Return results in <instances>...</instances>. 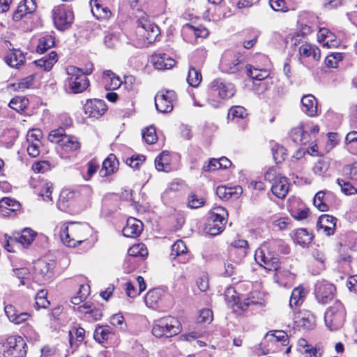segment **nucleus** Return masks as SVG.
I'll return each mask as SVG.
<instances>
[{"label":"nucleus","instance_id":"35","mask_svg":"<svg viewBox=\"0 0 357 357\" xmlns=\"http://www.w3.org/2000/svg\"><path fill=\"white\" fill-rule=\"evenodd\" d=\"M162 295L163 291L160 289L155 288L149 290L144 298L146 305L149 307H154Z\"/></svg>","mask_w":357,"mask_h":357},{"label":"nucleus","instance_id":"4","mask_svg":"<svg viewBox=\"0 0 357 357\" xmlns=\"http://www.w3.org/2000/svg\"><path fill=\"white\" fill-rule=\"evenodd\" d=\"M346 317L347 312L344 305L340 301H336L325 312V324L330 331H335L344 326Z\"/></svg>","mask_w":357,"mask_h":357},{"label":"nucleus","instance_id":"37","mask_svg":"<svg viewBox=\"0 0 357 357\" xmlns=\"http://www.w3.org/2000/svg\"><path fill=\"white\" fill-rule=\"evenodd\" d=\"M245 69L247 75L253 79L261 81L269 76V73L266 69H259L253 67L252 65H246Z\"/></svg>","mask_w":357,"mask_h":357},{"label":"nucleus","instance_id":"32","mask_svg":"<svg viewBox=\"0 0 357 357\" xmlns=\"http://www.w3.org/2000/svg\"><path fill=\"white\" fill-rule=\"evenodd\" d=\"M57 54L54 51H52L48 55L34 61L36 66L43 68L46 71H50L53 66L57 62Z\"/></svg>","mask_w":357,"mask_h":357},{"label":"nucleus","instance_id":"15","mask_svg":"<svg viewBox=\"0 0 357 357\" xmlns=\"http://www.w3.org/2000/svg\"><path fill=\"white\" fill-rule=\"evenodd\" d=\"M54 267L53 261L38 260L34 264L35 274L40 280L46 281L52 277Z\"/></svg>","mask_w":357,"mask_h":357},{"label":"nucleus","instance_id":"16","mask_svg":"<svg viewBox=\"0 0 357 357\" xmlns=\"http://www.w3.org/2000/svg\"><path fill=\"white\" fill-rule=\"evenodd\" d=\"M337 218L328 215H321L317 221V230H323L324 233L327 236H331L334 234L336 227Z\"/></svg>","mask_w":357,"mask_h":357},{"label":"nucleus","instance_id":"13","mask_svg":"<svg viewBox=\"0 0 357 357\" xmlns=\"http://www.w3.org/2000/svg\"><path fill=\"white\" fill-rule=\"evenodd\" d=\"M335 286L326 281H317L314 286V295L317 301L322 304H326L333 300Z\"/></svg>","mask_w":357,"mask_h":357},{"label":"nucleus","instance_id":"11","mask_svg":"<svg viewBox=\"0 0 357 357\" xmlns=\"http://www.w3.org/2000/svg\"><path fill=\"white\" fill-rule=\"evenodd\" d=\"M177 100V96L173 90H161L155 96V105L157 110L162 113L172 111Z\"/></svg>","mask_w":357,"mask_h":357},{"label":"nucleus","instance_id":"47","mask_svg":"<svg viewBox=\"0 0 357 357\" xmlns=\"http://www.w3.org/2000/svg\"><path fill=\"white\" fill-rule=\"evenodd\" d=\"M272 153L274 160L276 163L282 162L287 156V150L285 148L278 144H275L272 146Z\"/></svg>","mask_w":357,"mask_h":357},{"label":"nucleus","instance_id":"10","mask_svg":"<svg viewBox=\"0 0 357 357\" xmlns=\"http://www.w3.org/2000/svg\"><path fill=\"white\" fill-rule=\"evenodd\" d=\"M52 13L54 24L59 30L68 29L73 22L74 14L73 11L64 6L54 7Z\"/></svg>","mask_w":357,"mask_h":357},{"label":"nucleus","instance_id":"59","mask_svg":"<svg viewBox=\"0 0 357 357\" xmlns=\"http://www.w3.org/2000/svg\"><path fill=\"white\" fill-rule=\"evenodd\" d=\"M73 335H75L76 339L78 342H81L84 340L85 336V331L83 328L81 327H73L72 331L69 332L70 336V344L72 345V339Z\"/></svg>","mask_w":357,"mask_h":357},{"label":"nucleus","instance_id":"17","mask_svg":"<svg viewBox=\"0 0 357 357\" xmlns=\"http://www.w3.org/2000/svg\"><path fill=\"white\" fill-rule=\"evenodd\" d=\"M294 321L296 326L305 330H311L315 326V318L308 311L298 312L295 314Z\"/></svg>","mask_w":357,"mask_h":357},{"label":"nucleus","instance_id":"58","mask_svg":"<svg viewBox=\"0 0 357 357\" xmlns=\"http://www.w3.org/2000/svg\"><path fill=\"white\" fill-rule=\"evenodd\" d=\"M329 167L328 162L324 160H319L314 166L313 171L316 174L323 175L325 174Z\"/></svg>","mask_w":357,"mask_h":357},{"label":"nucleus","instance_id":"3","mask_svg":"<svg viewBox=\"0 0 357 357\" xmlns=\"http://www.w3.org/2000/svg\"><path fill=\"white\" fill-rule=\"evenodd\" d=\"M141 0H128L130 7L132 9L136 8L138 15L136 16L137 20L138 28L139 33L146 38L149 43H152L157 39L160 33L159 28L157 25L151 23L146 13L141 10L139 8V2Z\"/></svg>","mask_w":357,"mask_h":357},{"label":"nucleus","instance_id":"34","mask_svg":"<svg viewBox=\"0 0 357 357\" xmlns=\"http://www.w3.org/2000/svg\"><path fill=\"white\" fill-rule=\"evenodd\" d=\"M312 234L305 229L300 228L294 231V242L303 247L310 244L312 240Z\"/></svg>","mask_w":357,"mask_h":357},{"label":"nucleus","instance_id":"33","mask_svg":"<svg viewBox=\"0 0 357 357\" xmlns=\"http://www.w3.org/2000/svg\"><path fill=\"white\" fill-rule=\"evenodd\" d=\"M91 12L97 19H107L111 15L110 10L107 7L103 6L98 0H91L90 1Z\"/></svg>","mask_w":357,"mask_h":357},{"label":"nucleus","instance_id":"18","mask_svg":"<svg viewBox=\"0 0 357 357\" xmlns=\"http://www.w3.org/2000/svg\"><path fill=\"white\" fill-rule=\"evenodd\" d=\"M302 111L310 117L318 115V101L312 94L304 95L301 98Z\"/></svg>","mask_w":357,"mask_h":357},{"label":"nucleus","instance_id":"64","mask_svg":"<svg viewBox=\"0 0 357 357\" xmlns=\"http://www.w3.org/2000/svg\"><path fill=\"white\" fill-rule=\"evenodd\" d=\"M281 177H282V176L280 174H278L277 169L274 167L268 169L264 175L265 180L272 184Z\"/></svg>","mask_w":357,"mask_h":357},{"label":"nucleus","instance_id":"53","mask_svg":"<svg viewBox=\"0 0 357 357\" xmlns=\"http://www.w3.org/2000/svg\"><path fill=\"white\" fill-rule=\"evenodd\" d=\"M266 337L269 338L271 341L281 342L282 344H286L288 342V335L283 331H275L271 334L268 333Z\"/></svg>","mask_w":357,"mask_h":357},{"label":"nucleus","instance_id":"29","mask_svg":"<svg viewBox=\"0 0 357 357\" xmlns=\"http://www.w3.org/2000/svg\"><path fill=\"white\" fill-rule=\"evenodd\" d=\"M317 38L318 41L322 43L324 47H331L338 45L336 36L328 29H320Z\"/></svg>","mask_w":357,"mask_h":357},{"label":"nucleus","instance_id":"36","mask_svg":"<svg viewBox=\"0 0 357 357\" xmlns=\"http://www.w3.org/2000/svg\"><path fill=\"white\" fill-rule=\"evenodd\" d=\"M60 145L66 152L75 151L80 148V143L77 138L72 135L64 137Z\"/></svg>","mask_w":357,"mask_h":357},{"label":"nucleus","instance_id":"56","mask_svg":"<svg viewBox=\"0 0 357 357\" xmlns=\"http://www.w3.org/2000/svg\"><path fill=\"white\" fill-rule=\"evenodd\" d=\"M128 254L133 257H146L148 252L143 244H137L134 245L128 250Z\"/></svg>","mask_w":357,"mask_h":357},{"label":"nucleus","instance_id":"38","mask_svg":"<svg viewBox=\"0 0 357 357\" xmlns=\"http://www.w3.org/2000/svg\"><path fill=\"white\" fill-rule=\"evenodd\" d=\"M248 116L246 109L241 106L236 105L232 106L228 112V119L234 121L236 120L238 122V120L244 121Z\"/></svg>","mask_w":357,"mask_h":357},{"label":"nucleus","instance_id":"5","mask_svg":"<svg viewBox=\"0 0 357 357\" xmlns=\"http://www.w3.org/2000/svg\"><path fill=\"white\" fill-rule=\"evenodd\" d=\"M26 355V344L21 336H10L0 344V357H25Z\"/></svg>","mask_w":357,"mask_h":357},{"label":"nucleus","instance_id":"43","mask_svg":"<svg viewBox=\"0 0 357 357\" xmlns=\"http://www.w3.org/2000/svg\"><path fill=\"white\" fill-rule=\"evenodd\" d=\"M305 296L304 289L302 287L294 288L291 292L289 301L291 307L299 305Z\"/></svg>","mask_w":357,"mask_h":357},{"label":"nucleus","instance_id":"12","mask_svg":"<svg viewBox=\"0 0 357 357\" xmlns=\"http://www.w3.org/2000/svg\"><path fill=\"white\" fill-rule=\"evenodd\" d=\"M211 93L221 99H228L233 97L236 89L233 84L225 82L221 79L213 80L209 85Z\"/></svg>","mask_w":357,"mask_h":357},{"label":"nucleus","instance_id":"30","mask_svg":"<svg viewBox=\"0 0 357 357\" xmlns=\"http://www.w3.org/2000/svg\"><path fill=\"white\" fill-rule=\"evenodd\" d=\"M36 234L29 228H25L21 234H17L12 238L11 242L21 244L24 247L28 246L33 241Z\"/></svg>","mask_w":357,"mask_h":357},{"label":"nucleus","instance_id":"62","mask_svg":"<svg viewBox=\"0 0 357 357\" xmlns=\"http://www.w3.org/2000/svg\"><path fill=\"white\" fill-rule=\"evenodd\" d=\"M143 155H132L126 160V163L134 169H138L139 165L145 160Z\"/></svg>","mask_w":357,"mask_h":357},{"label":"nucleus","instance_id":"60","mask_svg":"<svg viewBox=\"0 0 357 357\" xmlns=\"http://www.w3.org/2000/svg\"><path fill=\"white\" fill-rule=\"evenodd\" d=\"M110 324L120 330L126 329L124 317L121 314H116L110 317Z\"/></svg>","mask_w":357,"mask_h":357},{"label":"nucleus","instance_id":"27","mask_svg":"<svg viewBox=\"0 0 357 357\" xmlns=\"http://www.w3.org/2000/svg\"><path fill=\"white\" fill-rule=\"evenodd\" d=\"M289 183L284 176L279 178L271 186V191L273 195L280 199H284L289 192Z\"/></svg>","mask_w":357,"mask_h":357},{"label":"nucleus","instance_id":"23","mask_svg":"<svg viewBox=\"0 0 357 357\" xmlns=\"http://www.w3.org/2000/svg\"><path fill=\"white\" fill-rule=\"evenodd\" d=\"M77 195L78 192L75 190H63L56 204L58 208L62 211H68Z\"/></svg>","mask_w":357,"mask_h":357},{"label":"nucleus","instance_id":"21","mask_svg":"<svg viewBox=\"0 0 357 357\" xmlns=\"http://www.w3.org/2000/svg\"><path fill=\"white\" fill-rule=\"evenodd\" d=\"M170 257L172 259L178 258L180 263L185 264L189 260L187 247L182 240H177L172 246Z\"/></svg>","mask_w":357,"mask_h":357},{"label":"nucleus","instance_id":"39","mask_svg":"<svg viewBox=\"0 0 357 357\" xmlns=\"http://www.w3.org/2000/svg\"><path fill=\"white\" fill-rule=\"evenodd\" d=\"M29 100L24 97L16 96L13 98L9 102V107L17 111V112H22L29 105Z\"/></svg>","mask_w":357,"mask_h":357},{"label":"nucleus","instance_id":"24","mask_svg":"<svg viewBox=\"0 0 357 357\" xmlns=\"http://www.w3.org/2000/svg\"><path fill=\"white\" fill-rule=\"evenodd\" d=\"M151 62L157 70H167L172 68L176 63L174 59L166 54H156L151 56Z\"/></svg>","mask_w":357,"mask_h":357},{"label":"nucleus","instance_id":"44","mask_svg":"<svg viewBox=\"0 0 357 357\" xmlns=\"http://www.w3.org/2000/svg\"><path fill=\"white\" fill-rule=\"evenodd\" d=\"M202 74L199 70L195 69L194 67L189 68L187 81L191 86H198L202 81Z\"/></svg>","mask_w":357,"mask_h":357},{"label":"nucleus","instance_id":"1","mask_svg":"<svg viewBox=\"0 0 357 357\" xmlns=\"http://www.w3.org/2000/svg\"><path fill=\"white\" fill-rule=\"evenodd\" d=\"M91 234L89 225L72 222L61 230L60 238L65 245L75 248L86 241Z\"/></svg>","mask_w":357,"mask_h":357},{"label":"nucleus","instance_id":"19","mask_svg":"<svg viewBox=\"0 0 357 357\" xmlns=\"http://www.w3.org/2000/svg\"><path fill=\"white\" fill-rule=\"evenodd\" d=\"M36 9L35 0H23L20 2L17 9L15 10L13 19L14 21H20L27 14L33 13Z\"/></svg>","mask_w":357,"mask_h":357},{"label":"nucleus","instance_id":"48","mask_svg":"<svg viewBox=\"0 0 357 357\" xmlns=\"http://www.w3.org/2000/svg\"><path fill=\"white\" fill-rule=\"evenodd\" d=\"M110 328L109 326H98L96 328L93 334L96 342L101 343L109 338Z\"/></svg>","mask_w":357,"mask_h":357},{"label":"nucleus","instance_id":"63","mask_svg":"<svg viewBox=\"0 0 357 357\" xmlns=\"http://www.w3.org/2000/svg\"><path fill=\"white\" fill-rule=\"evenodd\" d=\"M213 320V312L210 309L200 310L197 319L199 323H210Z\"/></svg>","mask_w":357,"mask_h":357},{"label":"nucleus","instance_id":"45","mask_svg":"<svg viewBox=\"0 0 357 357\" xmlns=\"http://www.w3.org/2000/svg\"><path fill=\"white\" fill-rule=\"evenodd\" d=\"M20 202L10 197H3L0 200V208L1 209H6L14 212L20 209Z\"/></svg>","mask_w":357,"mask_h":357},{"label":"nucleus","instance_id":"31","mask_svg":"<svg viewBox=\"0 0 357 357\" xmlns=\"http://www.w3.org/2000/svg\"><path fill=\"white\" fill-rule=\"evenodd\" d=\"M299 54L304 57H310L318 61L321 58V51L317 46L305 43L299 47Z\"/></svg>","mask_w":357,"mask_h":357},{"label":"nucleus","instance_id":"2","mask_svg":"<svg viewBox=\"0 0 357 357\" xmlns=\"http://www.w3.org/2000/svg\"><path fill=\"white\" fill-rule=\"evenodd\" d=\"M279 241L273 240L262 244L255 254V259L261 266L268 271H278L280 261L276 252Z\"/></svg>","mask_w":357,"mask_h":357},{"label":"nucleus","instance_id":"50","mask_svg":"<svg viewBox=\"0 0 357 357\" xmlns=\"http://www.w3.org/2000/svg\"><path fill=\"white\" fill-rule=\"evenodd\" d=\"M205 199L201 196H198L195 193H192L188 196V206L191 208H199L205 204Z\"/></svg>","mask_w":357,"mask_h":357},{"label":"nucleus","instance_id":"46","mask_svg":"<svg viewBox=\"0 0 357 357\" xmlns=\"http://www.w3.org/2000/svg\"><path fill=\"white\" fill-rule=\"evenodd\" d=\"M337 183L341 188V191L346 195H352L357 193V188L354 183L342 178H337Z\"/></svg>","mask_w":357,"mask_h":357},{"label":"nucleus","instance_id":"61","mask_svg":"<svg viewBox=\"0 0 357 357\" xmlns=\"http://www.w3.org/2000/svg\"><path fill=\"white\" fill-rule=\"evenodd\" d=\"M28 146L26 148L28 154L32 157L36 158L40 154V146L41 144L40 141H36V143H33V142H27Z\"/></svg>","mask_w":357,"mask_h":357},{"label":"nucleus","instance_id":"6","mask_svg":"<svg viewBox=\"0 0 357 357\" xmlns=\"http://www.w3.org/2000/svg\"><path fill=\"white\" fill-rule=\"evenodd\" d=\"M180 331L179 321L171 316L156 320L152 328V334L158 338L170 337L177 335Z\"/></svg>","mask_w":357,"mask_h":357},{"label":"nucleus","instance_id":"28","mask_svg":"<svg viewBox=\"0 0 357 357\" xmlns=\"http://www.w3.org/2000/svg\"><path fill=\"white\" fill-rule=\"evenodd\" d=\"M102 80L105 89L108 91L116 90L122 84V81L119 77L111 70H105L103 73Z\"/></svg>","mask_w":357,"mask_h":357},{"label":"nucleus","instance_id":"42","mask_svg":"<svg viewBox=\"0 0 357 357\" xmlns=\"http://www.w3.org/2000/svg\"><path fill=\"white\" fill-rule=\"evenodd\" d=\"M142 138L148 144H155L158 140L155 128L149 126L145 128L142 131Z\"/></svg>","mask_w":357,"mask_h":357},{"label":"nucleus","instance_id":"9","mask_svg":"<svg viewBox=\"0 0 357 357\" xmlns=\"http://www.w3.org/2000/svg\"><path fill=\"white\" fill-rule=\"evenodd\" d=\"M227 211L222 207L214 208L207 219L205 227V231L210 236H216L220 234L224 229L227 223L225 215Z\"/></svg>","mask_w":357,"mask_h":357},{"label":"nucleus","instance_id":"41","mask_svg":"<svg viewBox=\"0 0 357 357\" xmlns=\"http://www.w3.org/2000/svg\"><path fill=\"white\" fill-rule=\"evenodd\" d=\"M54 38L50 35H46L39 39L37 45V52L38 53H44L47 50L50 49L54 45Z\"/></svg>","mask_w":357,"mask_h":357},{"label":"nucleus","instance_id":"8","mask_svg":"<svg viewBox=\"0 0 357 357\" xmlns=\"http://www.w3.org/2000/svg\"><path fill=\"white\" fill-rule=\"evenodd\" d=\"M245 61V56L243 54L227 50L221 58L220 68L225 73H236L243 68Z\"/></svg>","mask_w":357,"mask_h":357},{"label":"nucleus","instance_id":"55","mask_svg":"<svg viewBox=\"0 0 357 357\" xmlns=\"http://www.w3.org/2000/svg\"><path fill=\"white\" fill-rule=\"evenodd\" d=\"M343 173L352 181L357 182V162L346 165L343 168Z\"/></svg>","mask_w":357,"mask_h":357},{"label":"nucleus","instance_id":"20","mask_svg":"<svg viewBox=\"0 0 357 357\" xmlns=\"http://www.w3.org/2000/svg\"><path fill=\"white\" fill-rule=\"evenodd\" d=\"M333 197L334 195L329 191H319L315 195L313 203L320 211H327Z\"/></svg>","mask_w":357,"mask_h":357},{"label":"nucleus","instance_id":"49","mask_svg":"<svg viewBox=\"0 0 357 357\" xmlns=\"http://www.w3.org/2000/svg\"><path fill=\"white\" fill-rule=\"evenodd\" d=\"M345 142L349 151L357 155V131L349 132L346 135Z\"/></svg>","mask_w":357,"mask_h":357},{"label":"nucleus","instance_id":"25","mask_svg":"<svg viewBox=\"0 0 357 357\" xmlns=\"http://www.w3.org/2000/svg\"><path fill=\"white\" fill-rule=\"evenodd\" d=\"M5 61L9 66L18 68L24 64L25 56L20 49H12L5 56Z\"/></svg>","mask_w":357,"mask_h":357},{"label":"nucleus","instance_id":"57","mask_svg":"<svg viewBox=\"0 0 357 357\" xmlns=\"http://www.w3.org/2000/svg\"><path fill=\"white\" fill-rule=\"evenodd\" d=\"M346 248H342V250L340 251V254L337 258V261L342 264L344 268H347L350 266V263L351 261V257L345 252Z\"/></svg>","mask_w":357,"mask_h":357},{"label":"nucleus","instance_id":"26","mask_svg":"<svg viewBox=\"0 0 357 357\" xmlns=\"http://www.w3.org/2000/svg\"><path fill=\"white\" fill-rule=\"evenodd\" d=\"M119 161L114 154H110L102 162V167L99 172L101 177H105L114 174L118 169Z\"/></svg>","mask_w":357,"mask_h":357},{"label":"nucleus","instance_id":"22","mask_svg":"<svg viewBox=\"0 0 357 357\" xmlns=\"http://www.w3.org/2000/svg\"><path fill=\"white\" fill-rule=\"evenodd\" d=\"M142 227V221L135 218H129L127 220L126 225L123 229V234L128 238H136L140 235Z\"/></svg>","mask_w":357,"mask_h":357},{"label":"nucleus","instance_id":"40","mask_svg":"<svg viewBox=\"0 0 357 357\" xmlns=\"http://www.w3.org/2000/svg\"><path fill=\"white\" fill-rule=\"evenodd\" d=\"M183 31L188 33H192L196 38H206L209 33L208 29L202 26L195 27L190 24H185L183 26Z\"/></svg>","mask_w":357,"mask_h":357},{"label":"nucleus","instance_id":"51","mask_svg":"<svg viewBox=\"0 0 357 357\" xmlns=\"http://www.w3.org/2000/svg\"><path fill=\"white\" fill-rule=\"evenodd\" d=\"M67 135L65 133V130L62 128H59L57 129L52 130L49 135H48V139L51 142L54 143H59L61 144L62 142V140L64 137H66Z\"/></svg>","mask_w":357,"mask_h":357},{"label":"nucleus","instance_id":"52","mask_svg":"<svg viewBox=\"0 0 357 357\" xmlns=\"http://www.w3.org/2000/svg\"><path fill=\"white\" fill-rule=\"evenodd\" d=\"M36 305L38 308H46L50 304V301L47 298V291L45 289L39 291L36 297Z\"/></svg>","mask_w":357,"mask_h":357},{"label":"nucleus","instance_id":"54","mask_svg":"<svg viewBox=\"0 0 357 357\" xmlns=\"http://www.w3.org/2000/svg\"><path fill=\"white\" fill-rule=\"evenodd\" d=\"M168 156L167 151H162L155 160V166L158 171H166L165 165H168V160L166 157Z\"/></svg>","mask_w":357,"mask_h":357},{"label":"nucleus","instance_id":"7","mask_svg":"<svg viewBox=\"0 0 357 357\" xmlns=\"http://www.w3.org/2000/svg\"><path fill=\"white\" fill-rule=\"evenodd\" d=\"M66 72L68 75L66 83L71 93H82L89 86V79L82 73L79 68L68 66L66 68Z\"/></svg>","mask_w":357,"mask_h":357},{"label":"nucleus","instance_id":"14","mask_svg":"<svg viewBox=\"0 0 357 357\" xmlns=\"http://www.w3.org/2000/svg\"><path fill=\"white\" fill-rule=\"evenodd\" d=\"M85 114L89 117L99 118L107 111V107L104 100L100 99L88 100L84 107Z\"/></svg>","mask_w":357,"mask_h":357}]
</instances>
